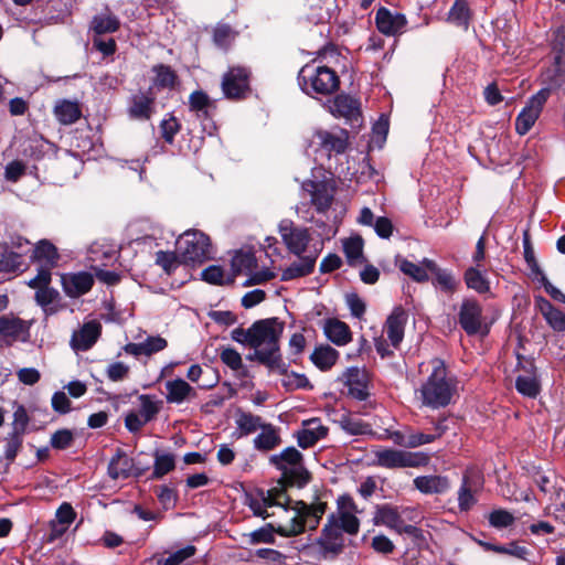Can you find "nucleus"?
Masks as SVG:
<instances>
[{"label":"nucleus","mask_w":565,"mask_h":565,"mask_svg":"<svg viewBox=\"0 0 565 565\" xmlns=\"http://www.w3.org/2000/svg\"><path fill=\"white\" fill-rule=\"evenodd\" d=\"M557 44L559 45V52L554 56V66L547 68L544 73L545 82H547L550 86L540 89L533 95L515 119V130L521 136L527 134L539 119L551 95L552 88L561 86L564 81L565 38L563 36Z\"/></svg>","instance_id":"1"},{"label":"nucleus","mask_w":565,"mask_h":565,"mask_svg":"<svg viewBox=\"0 0 565 565\" xmlns=\"http://www.w3.org/2000/svg\"><path fill=\"white\" fill-rule=\"evenodd\" d=\"M284 331V323L277 318L263 319L252 324L250 348L255 350V358L270 369L280 367L279 339Z\"/></svg>","instance_id":"2"},{"label":"nucleus","mask_w":565,"mask_h":565,"mask_svg":"<svg viewBox=\"0 0 565 565\" xmlns=\"http://www.w3.org/2000/svg\"><path fill=\"white\" fill-rule=\"evenodd\" d=\"M326 509L324 502L318 501L308 504L303 501H296L292 507L288 505L282 509L286 521L276 525V533L281 536H296L307 529L313 531L318 527Z\"/></svg>","instance_id":"3"},{"label":"nucleus","mask_w":565,"mask_h":565,"mask_svg":"<svg viewBox=\"0 0 565 565\" xmlns=\"http://www.w3.org/2000/svg\"><path fill=\"white\" fill-rule=\"evenodd\" d=\"M433 371L427 381L420 387V397L425 406L439 408L447 406L452 397L455 385L447 377L446 366L443 361H431Z\"/></svg>","instance_id":"4"},{"label":"nucleus","mask_w":565,"mask_h":565,"mask_svg":"<svg viewBox=\"0 0 565 565\" xmlns=\"http://www.w3.org/2000/svg\"><path fill=\"white\" fill-rule=\"evenodd\" d=\"M301 89L312 96L329 95L335 92L339 87L340 81L337 73L327 66H303L298 76Z\"/></svg>","instance_id":"5"},{"label":"nucleus","mask_w":565,"mask_h":565,"mask_svg":"<svg viewBox=\"0 0 565 565\" xmlns=\"http://www.w3.org/2000/svg\"><path fill=\"white\" fill-rule=\"evenodd\" d=\"M302 454L295 447H288L269 457V463L281 471L286 484L302 487L309 481V473L303 467Z\"/></svg>","instance_id":"6"},{"label":"nucleus","mask_w":565,"mask_h":565,"mask_svg":"<svg viewBox=\"0 0 565 565\" xmlns=\"http://www.w3.org/2000/svg\"><path fill=\"white\" fill-rule=\"evenodd\" d=\"M373 465L386 468H418L428 465L429 456L422 451H406L393 448H376L373 451Z\"/></svg>","instance_id":"7"},{"label":"nucleus","mask_w":565,"mask_h":565,"mask_svg":"<svg viewBox=\"0 0 565 565\" xmlns=\"http://www.w3.org/2000/svg\"><path fill=\"white\" fill-rule=\"evenodd\" d=\"M177 246L184 263H203L212 257L210 238L200 231H186L177 241Z\"/></svg>","instance_id":"8"},{"label":"nucleus","mask_w":565,"mask_h":565,"mask_svg":"<svg viewBox=\"0 0 565 565\" xmlns=\"http://www.w3.org/2000/svg\"><path fill=\"white\" fill-rule=\"evenodd\" d=\"M458 320L461 328L469 335L488 333V327L482 315V307L472 298L463 299L458 313Z\"/></svg>","instance_id":"9"},{"label":"nucleus","mask_w":565,"mask_h":565,"mask_svg":"<svg viewBox=\"0 0 565 565\" xmlns=\"http://www.w3.org/2000/svg\"><path fill=\"white\" fill-rule=\"evenodd\" d=\"M249 89V73L246 68L231 67L222 78V90L228 99L244 98Z\"/></svg>","instance_id":"10"},{"label":"nucleus","mask_w":565,"mask_h":565,"mask_svg":"<svg viewBox=\"0 0 565 565\" xmlns=\"http://www.w3.org/2000/svg\"><path fill=\"white\" fill-rule=\"evenodd\" d=\"M302 190L310 195L311 204L320 213L326 212L331 206L335 186L333 181H305L302 183Z\"/></svg>","instance_id":"11"},{"label":"nucleus","mask_w":565,"mask_h":565,"mask_svg":"<svg viewBox=\"0 0 565 565\" xmlns=\"http://www.w3.org/2000/svg\"><path fill=\"white\" fill-rule=\"evenodd\" d=\"M324 556H337L344 547V536L341 527L335 524L333 518H328L321 534L317 541Z\"/></svg>","instance_id":"12"},{"label":"nucleus","mask_w":565,"mask_h":565,"mask_svg":"<svg viewBox=\"0 0 565 565\" xmlns=\"http://www.w3.org/2000/svg\"><path fill=\"white\" fill-rule=\"evenodd\" d=\"M279 233L291 253L300 256L306 252L310 242V235L307 228L295 226L290 221H282L279 224Z\"/></svg>","instance_id":"13"},{"label":"nucleus","mask_w":565,"mask_h":565,"mask_svg":"<svg viewBox=\"0 0 565 565\" xmlns=\"http://www.w3.org/2000/svg\"><path fill=\"white\" fill-rule=\"evenodd\" d=\"M355 504L350 497H341L338 500V512L330 514L335 524L341 527V532L355 535L360 530V521L354 515Z\"/></svg>","instance_id":"14"},{"label":"nucleus","mask_w":565,"mask_h":565,"mask_svg":"<svg viewBox=\"0 0 565 565\" xmlns=\"http://www.w3.org/2000/svg\"><path fill=\"white\" fill-rule=\"evenodd\" d=\"M30 331V323L13 316L0 317V339L8 345L15 341H26Z\"/></svg>","instance_id":"15"},{"label":"nucleus","mask_w":565,"mask_h":565,"mask_svg":"<svg viewBox=\"0 0 565 565\" xmlns=\"http://www.w3.org/2000/svg\"><path fill=\"white\" fill-rule=\"evenodd\" d=\"M164 387L166 401L169 404L189 403L198 396L196 390L181 377L167 381Z\"/></svg>","instance_id":"16"},{"label":"nucleus","mask_w":565,"mask_h":565,"mask_svg":"<svg viewBox=\"0 0 565 565\" xmlns=\"http://www.w3.org/2000/svg\"><path fill=\"white\" fill-rule=\"evenodd\" d=\"M327 434L328 427L322 425L319 418H310L302 422L301 429L297 431V441L301 448L306 449L324 438Z\"/></svg>","instance_id":"17"},{"label":"nucleus","mask_w":565,"mask_h":565,"mask_svg":"<svg viewBox=\"0 0 565 565\" xmlns=\"http://www.w3.org/2000/svg\"><path fill=\"white\" fill-rule=\"evenodd\" d=\"M94 284L93 275L86 271L62 276V286L68 297L77 298L88 292Z\"/></svg>","instance_id":"18"},{"label":"nucleus","mask_w":565,"mask_h":565,"mask_svg":"<svg viewBox=\"0 0 565 565\" xmlns=\"http://www.w3.org/2000/svg\"><path fill=\"white\" fill-rule=\"evenodd\" d=\"M344 383L349 388V394L358 399L365 401L369 396L367 373L359 367H350L343 374Z\"/></svg>","instance_id":"19"},{"label":"nucleus","mask_w":565,"mask_h":565,"mask_svg":"<svg viewBox=\"0 0 565 565\" xmlns=\"http://www.w3.org/2000/svg\"><path fill=\"white\" fill-rule=\"evenodd\" d=\"M102 326L97 321H88L75 331L71 339V345L75 350L86 351L90 349L100 335Z\"/></svg>","instance_id":"20"},{"label":"nucleus","mask_w":565,"mask_h":565,"mask_svg":"<svg viewBox=\"0 0 565 565\" xmlns=\"http://www.w3.org/2000/svg\"><path fill=\"white\" fill-rule=\"evenodd\" d=\"M379 31L386 35H395L403 31L406 19L403 14L393 13L386 8H380L375 17Z\"/></svg>","instance_id":"21"},{"label":"nucleus","mask_w":565,"mask_h":565,"mask_svg":"<svg viewBox=\"0 0 565 565\" xmlns=\"http://www.w3.org/2000/svg\"><path fill=\"white\" fill-rule=\"evenodd\" d=\"M141 469H135L132 460L122 451L118 450L108 465V475L111 479H127L130 476L140 477Z\"/></svg>","instance_id":"22"},{"label":"nucleus","mask_w":565,"mask_h":565,"mask_svg":"<svg viewBox=\"0 0 565 565\" xmlns=\"http://www.w3.org/2000/svg\"><path fill=\"white\" fill-rule=\"evenodd\" d=\"M424 265L434 275V285L438 286L446 294L452 295L456 292L460 282L451 271L438 267L434 260L428 258H424Z\"/></svg>","instance_id":"23"},{"label":"nucleus","mask_w":565,"mask_h":565,"mask_svg":"<svg viewBox=\"0 0 565 565\" xmlns=\"http://www.w3.org/2000/svg\"><path fill=\"white\" fill-rule=\"evenodd\" d=\"M406 322L407 315L402 308L394 309L386 320L385 332L394 348H397L404 338Z\"/></svg>","instance_id":"24"},{"label":"nucleus","mask_w":565,"mask_h":565,"mask_svg":"<svg viewBox=\"0 0 565 565\" xmlns=\"http://www.w3.org/2000/svg\"><path fill=\"white\" fill-rule=\"evenodd\" d=\"M536 305L547 324L555 331H565V312L554 307L543 297L536 298Z\"/></svg>","instance_id":"25"},{"label":"nucleus","mask_w":565,"mask_h":565,"mask_svg":"<svg viewBox=\"0 0 565 565\" xmlns=\"http://www.w3.org/2000/svg\"><path fill=\"white\" fill-rule=\"evenodd\" d=\"M316 260V255H300L296 262L291 263L282 270L281 280L288 281L311 274L315 268Z\"/></svg>","instance_id":"26"},{"label":"nucleus","mask_w":565,"mask_h":565,"mask_svg":"<svg viewBox=\"0 0 565 565\" xmlns=\"http://www.w3.org/2000/svg\"><path fill=\"white\" fill-rule=\"evenodd\" d=\"M415 488L425 494H439L446 492L450 484L443 476H420L414 479Z\"/></svg>","instance_id":"27"},{"label":"nucleus","mask_w":565,"mask_h":565,"mask_svg":"<svg viewBox=\"0 0 565 565\" xmlns=\"http://www.w3.org/2000/svg\"><path fill=\"white\" fill-rule=\"evenodd\" d=\"M323 331L326 337L335 345H345L351 341L349 326L338 319L326 320Z\"/></svg>","instance_id":"28"},{"label":"nucleus","mask_w":565,"mask_h":565,"mask_svg":"<svg viewBox=\"0 0 565 565\" xmlns=\"http://www.w3.org/2000/svg\"><path fill=\"white\" fill-rule=\"evenodd\" d=\"M281 443L278 428L271 424H265L260 433L254 438V447L259 451H269L275 449Z\"/></svg>","instance_id":"29"},{"label":"nucleus","mask_w":565,"mask_h":565,"mask_svg":"<svg viewBox=\"0 0 565 565\" xmlns=\"http://www.w3.org/2000/svg\"><path fill=\"white\" fill-rule=\"evenodd\" d=\"M115 259V250L99 243H94L87 252V260L92 270L98 267H106Z\"/></svg>","instance_id":"30"},{"label":"nucleus","mask_w":565,"mask_h":565,"mask_svg":"<svg viewBox=\"0 0 565 565\" xmlns=\"http://www.w3.org/2000/svg\"><path fill=\"white\" fill-rule=\"evenodd\" d=\"M328 108L334 116L350 118L359 113V103L351 96L341 94L329 102Z\"/></svg>","instance_id":"31"},{"label":"nucleus","mask_w":565,"mask_h":565,"mask_svg":"<svg viewBox=\"0 0 565 565\" xmlns=\"http://www.w3.org/2000/svg\"><path fill=\"white\" fill-rule=\"evenodd\" d=\"M313 141L328 151L341 153L347 148L345 137L343 132L332 134L327 130H318L313 135Z\"/></svg>","instance_id":"32"},{"label":"nucleus","mask_w":565,"mask_h":565,"mask_svg":"<svg viewBox=\"0 0 565 565\" xmlns=\"http://www.w3.org/2000/svg\"><path fill=\"white\" fill-rule=\"evenodd\" d=\"M471 15L467 0H456L448 12L447 21L457 28L468 30Z\"/></svg>","instance_id":"33"},{"label":"nucleus","mask_w":565,"mask_h":565,"mask_svg":"<svg viewBox=\"0 0 565 565\" xmlns=\"http://www.w3.org/2000/svg\"><path fill=\"white\" fill-rule=\"evenodd\" d=\"M128 111L134 119H149L153 111V98L143 94L134 96Z\"/></svg>","instance_id":"34"},{"label":"nucleus","mask_w":565,"mask_h":565,"mask_svg":"<svg viewBox=\"0 0 565 565\" xmlns=\"http://www.w3.org/2000/svg\"><path fill=\"white\" fill-rule=\"evenodd\" d=\"M373 520L376 525H384L395 531L396 527L399 526L402 516L396 508L390 504H383L376 508Z\"/></svg>","instance_id":"35"},{"label":"nucleus","mask_w":565,"mask_h":565,"mask_svg":"<svg viewBox=\"0 0 565 565\" xmlns=\"http://www.w3.org/2000/svg\"><path fill=\"white\" fill-rule=\"evenodd\" d=\"M153 458V471L151 475L153 480L163 478L175 468V456L173 454L156 450Z\"/></svg>","instance_id":"36"},{"label":"nucleus","mask_w":565,"mask_h":565,"mask_svg":"<svg viewBox=\"0 0 565 565\" xmlns=\"http://www.w3.org/2000/svg\"><path fill=\"white\" fill-rule=\"evenodd\" d=\"M33 257L41 265L49 267H55L58 260V254L56 247L49 241H41L33 250Z\"/></svg>","instance_id":"37"},{"label":"nucleus","mask_w":565,"mask_h":565,"mask_svg":"<svg viewBox=\"0 0 565 565\" xmlns=\"http://www.w3.org/2000/svg\"><path fill=\"white\" fill-rule=\"evenodd\" d=\"M57 120L63 125H72L81 117V109L76 103L62 100L54 108Z\"/></svg>","instance_id":"38"},{"label":"nucleus","mask_w":565,"mask_h":565,"mask_svg":"<svg viewBox=\"0 0 565 565\" xmlns=\"http://www.w3.org/2000/svg\"><path fill=\"white\" fill-rule=\"evenodd\" d=\"M231 266L234 277L239 274H252L257 266L256 257L250 252H237L232 258Z\"/></svg>","instance_id":"39"},{"label":"nucleus","mask_w":565,"mask_h":565,"mask_svg":"<svg viewBox=\"0 0 565 565\" xmlns=\"http://www.w3.org/2000/svg\"><path fill=\"white\" fill-rule=\"evenodd\" d=\"M465 282L468 288L473 289L478 294L488 292L490 284L480 267H469L463 275Z\"/></svg>","instance_id":"40"},{"label":"nucleus","mask_w":565,"mask_h":565,"mask_svg":"<svg viewBox=\"0 0 565 565\" xmlns=\"http://www.w3.org/2000/svg\"><path fill=\"white\" fill-rule=\"evenodd\" d=\"M339 353L333 348L320 347L313 351L311 354V361L315 365H317L320 370H329L337 361Z\"/></svg>","instance_id":"41"},{"label":"nucleus","mask_w":565,"mask_h":565,"mask_svg":"<svg viewBox=\"0 0 565 565\" xmlns=\"http://www.w3.org/2000/svg\"><path fill=\"white\" fill-rule=\"evenodd\" d=\"M398 268L417 282H425L429 279V269L424 265V260L420 264H415L407 259H401L398 260Z\"/></svg>","instance_id":"42"},{"label":"nucleus","mask_w":565,"mask_h":565,"mask_svg":"<svg viewBox=\"0 0 565 565\" xmlns=\"http://www.w3.org/2000/svg\"><path fill=\"white\" fill-rule=\"evenodd\" d=\"M281 372V385L287 391H296L299 388H306L309 386V381L303 374H298L295 372H287L285 369V364L280 360V367H277Z\"/></svg>","instance_id":"43"},{"label":"nucleus","mask_w":565,"mask_h":565,"mask_svg":"<svg viewBox=\"0 0 565 565\" xmlns=\"http://www.w3.org/2000/svg\"><path fill=\"white\" fill-rule=\"evenodd\" d=\"M479 545H481L486 551H491L499 554H507L514 556L520 559H525L529 551L524 546H520L515 543H510L508 546L504 545H495L488 542L479 541Z\"/></svg>","instance_id":"44"},{"label":"nucleus","mask_w":565,"mask_h":565,"mask_svg":"<svg viewBox=\"0 0 565 565\" xmlns=\"http://www.w3.org/2000/svg\"><path fill=\"white\" fill-rule=\"evenodd\" d=\"M139 401V415H141L147 422L154 419L157 414L160 412L161 402L156 396L142 394L138 397Z\"/></svg>","instance_id":"45"},{"label":"nucleus","mask_w":565,"mask_h":565,"mask_svg":"<svg viewBox=\"0 0 565 565\" xmlns=\"http://www.w3.org/2000/svg\"><path fill=\"white\" fill-rule=\"evenodd\" d=\"M221 361L241 375L246 374L241 354L233 348L223 347L220 353Z\"/></svg>","instance_id":"46"},{"label":"nucleus","mask_w":565,"mask_h":565,"mask_svg":"<svg viewBox=\"0 0 565 565\" xmlns=\"http://www.w3.org/2000/svg\"><path fill=\"white\" fill-rule=\"evenodd\" d=\"M515 386L519 393L527 397H535L540 393V384L534 374L519 375Z\"/></svg>","instance_id":"47"},{"label":"nucleus","mask_w":565,"mask_h":565,"mask_svg":"<svg viewBox=\"0 0 565 565\" xmlns=\"http://www.w3.org/2000/svg\"><path fill=\"white\" fill-rule=\"evenodd\" d=\"M236 425L243 435H249L260 429L265 423L257 415L250 413H241L236 418Z\"/></svg>","instance_id":"48"},{"label":"nucleus","mask_w":565,"mask_h":565,"mask_svg":"<svg viewBox=\"0 0 565 565\" xmlns=\"http://www.w3.org/2000/svg\"><path fill=\"white\" fill-rule=\"evenodd\" d=\"M92 23L94 31L98 34L111 33L119 28V21L113 14L97 15Z\"/></svg>","instance_id":"49"},{"label":"nucleus","mask_w":565,"mask_h":565,"mask_svg":"<svg viewBox=\"0 0 565 565\" xmlns=\"http://www.w3.org/2000/svg\"><path fill=\"white\" fill-rule=\"evenodd\" d=\"M343 249L348 262L350 264H356L362 258L363 253V241L361 237H351L347 239L343 244Z\"/></svg>","instance_id":"50"},{"label":"nucleus","mask_w":565,"mask_h":565,"mask_svg":"<svg viewBox=\"0 0 565 565\" xmlns=\"http://www.w3.org/2000/svg\"><path fill=\"white\" fill-rule=\"evenodd\" d=\"M153 72L156 73L154 84L159 87H173L177 75L174 71L167 65H157L153 67Z\"/></svg>","instance_id":"51"},{"label":"nucleus","mask_w":565,"mask_h":565,"mask_svg":"<svg viewBox=\"0 0 565 565\" xmlns=\"http://www.w3.org/2000/svg\"><path fill=\"white\" fill-rule=\"evenodd\" d=\"M202 279L214 285H232L234 276L224 277V271L220 266L212 265L202 271Z\"/></svg>","instance_id":"52"},{"label":"nucleus","mask_w":565,"mask_h":565,"mask_svg":"<svg viewBox=\"0 0 565 565\" xmlns=\"http://www.w3.org/2000/svg\"><path fill=\"white\" fill-rule=\"evenodd\" d=\"M476 503L475 495L469 484L468 477L462 479L461 487L458 491V505L460 511H469Z\"/></svg>","instance_id":"53"},{"label":"nucleus","mask_w":565,"mask_h":565,"mask_svg":"<svg viewBox=\"0 0 565 565\" xmlns=\"http://www.w3.org/2000/svg\"><path fill=\"white\" fill-rule=\"evenodd\" d=\"M340 426L350 435H363L371 430L370 425L363 423L359 418H354L351 416H342V418L340 419Z\"/></svg>","instance_id":"54"},{"label":"nucleus","mask_w":565,"mask_h":565,"mask_svg":"<svg viewBox=\"0 0 565 565\" xmlns=\"http://www.w3.org/2000/svg\"><path fill=\"white\" fill-rule=\"evenodd\" d=\"M156 264L170 275L179 267L180 262L175 253L159 250L156 254Z\"/></svg>","instance_id":"55"},{"label":"nucleus","mask_w":565,"mask_h":565,"mask_svg":"<svg viewBox=\"0 0 565 565\" xmlns=\"http://www.w3.org/2000/svg\"><path fill=\"white\" fill-rule=\"evenodd\" d=\"M514 521L515 518L513 516V514L503 509L493 510L489 514V523L491 526L495 529L511 526L514 523Z\"/></svg>","instance_id":"56"},{"label":"nucleus","mask_w":565,"mask_h":565,"mask_svg":"<svg viewBox=\"0 0 565 565\" xmlns=\"http://www.w3.org/2000/svg\"><path fill=\"white\" fill-rule=\"evenodd\" d=\"M189 105L192 111L202 113L204 116H206L211 100L204 92L195 90L189 97Z\"/></svg>","instance_id":"57"},{"label":"nucleus","mask_w":565,"mask_h":565,"mask_svg":"<svg viewBox=\"0 0 565 565\" xmlns=\"http://www.w3.org/2000/svg\"><path fill=\"white\" fill-rule=\"evenodd\" d=\"M282 483V487H275L269 489L264 495L267 498V500L273 504L277 507H281L282 509L290 505L291 500L287 497L285 491V486L282 480H280Z\"/></svg>","instance_id":"58"},{"label":"nucleus","mask_w":565,"mask_h":565,"mask_svg":"<svg viewBox=\"0 0 565 565\" xmlns=\"http://www.w3.org/2000/svg\"><path fill=\"white\" fill-rule=\"evenodd\" d=\"M22 441H23V435L15 434L12 431L9 434V436L6 438V447H4V457L7 460L12 462L15 459V457L22 446Z\"/></svg>","instance_id":"59"},{"label":"nucleus","mask_w":565,"mask_h":565,"mask_svg":"<svg viewBox=\"0 0 565 565\" xmlns=\"http://www.w3.org/2000/svg\"><path fill=\"white\" fill-rule=\"evenodd\" d=\"M181 125L173 116L166 118L160 124L161 137L168 142L172 143L174 136L180 131Z\"/></svg>","instance_id":"60"},{"label":"nucleus","mask_w":565,"mask_h":565,"mask_svg":"<svg viewBox=\"0 0 565 565\" xmlns=\"http://www.w3.org/2000/svg\"><path fill=\"white\" fill-rule=\"evenodd\" d=\"M30 418L23 405H18L13 413L12 433L24 435Z\"/></svg>","instance_id":"61"},{"label":"nucleus","mask_w":565,"mask_h":565,"mask_svg":"<svg viewBox=\"0 0 565 565\" xmlns=\"http://www.w3.org/2000/svg\"><path fill=\"white\" fill-rule=\"evenodd\" d=\"M195 554V547L193 545H188L184 548H181L172 554H170L167 558L159 562L160 565H180L185 559L192 557Z\"/></svg>","instance_id":"62"},{"label":"nucleus","mask_w":565,"mask_h":565,"mask_svg":"<svg viewBox=\"0 0 565 565\" xmlns=\"http://www.w3.org/2000/svg\"><path fill=\"white\" fill-rule=\"evenodd\" d=\"M235 39V32L230 25H217L214 30V42L220 47H226Z\"/></svg>","instance_id":"63"},{"label":"nucleus","mask_w":565,"mask_h":565,"mask_svg":"<svg viewBox=\"0 0 565 565\" xmlns=\"http://www.w3.org/2000/svg\"><path fill=\"white\" fill-rule=\"evenodd\" d=\"M74 440V435L68 429H60L51 437V446L55 449H66L71 447Z\"/></svg>","instance_id":"64"}]
</instances>
